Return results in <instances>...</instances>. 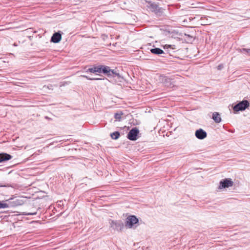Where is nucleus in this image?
<instances>
[{
	"mask_svg": "<svg viewBox=\"0 0 250 250\" xmlns=\"http://www.w3.org/2000/svg\"><path fill=\"white\" fill-rule=\"evenodd\" d=\"M138 219L135 216H129L126 219L125 226L126 228H132L135 224L138 223Z\"/></svg>",
	"mask_w": 250,
	"mask_h": 250,
	"instance_id": "20e7f679",
	"label": "nucleus"
},
{
	"mask_svg": "<svg viewBox=\"0 0 250 250\" xmlns=\"http://www.w3.org/2000/svg\"><path fill=\"white\" fill-rule=\"evenodd\" d=\"M170 47H171V45H166L165 46V48H170Z\"/></svg>",
	"mask_w": 250,
	"mask_h": 250,
	"instance_id": "412c9836",
	"label": "nucleus"
},
{
	"mask_svg": "<svg viewBox=\"0 0 250 250\" xmlns=\"http://www.w3.org/2000/svg\"><path fill=\"white\" fill-rule=\"evenodd\" d=\"M233 182L230 179H225L220 182L219 188L222 189L223 188H229L233 186Z\"/></svg>",
	"mask_w": 250,
	"mask_h": 250,
	"instance_id": "6e6552de",
	"label": "nucleus"
},
{
	"mask_svg": "<svg viewBox=\"0 0 250 250\" xmlns=\"http://www.w3.org/2000/svg\"><path fill=\"white\" fill-rule=\"evenodd\" d=\"M243 50L245 51H246L247 53L250 55V49H243Z\"/></svg>",
	"mask_w": 250,
	"mask_h": 250,
	"instance_id": "6ab92c4d",
	"label": "nucleus"
},
{
	"mask_svg": "<svg viewBox=\"0 0 250 250\" xmlns=\"http://www.w3.org/2000/svg\"><path fill=\"white\" fill-rule=\"evenodd\" d=\"M147 7L152 11L154 12L157 15L160 16L163 13V9L159 7L155 2H148Z\"/></svg>",
	"mask_w": 250,
	"mask_h": 250,
	"instance_id": "f03ea898",
	"label": "nucleus"
},
{
	"mask_svg": "<svg viewBox=\"0 0 250 250\" xmlns=\"http://www.w3.org/2000/svg\"><path fill=\"white\" fill-rule=\"evenodd\" d=\"M81 77H85V78H86L87 79H88V80H101V79H99V78H88L87 77L85 76H83V75H81Z\"/></svg>",
	"mask_w": 250,
	"mask_h": 250,
	"instance_id": "f3484780",
	"label": "nucleus"
},
{
	"mask_svg": "<svg viewBox=\"0 0 250 250\" xmlns=\"http://www.w3.org/2000/svg\"><path fill=\"white\" fill-rule=\"evenodd\" d=\"M191 7H198V6H197L196 4H195L194 3H192L191 4Z\"/></svg>",
	"mask_w": 250,
	"mask_h": 250,
	"instance_id": "aec40b11",
	"label": "nucleus"
},
{
	"mask_svg": "<svg viewBox=\"0 0 250 250\" xmlns=\"http://www.w3.org/2000/svg\"><path fill=\"white\" fill-rule=\"evenodd\" d=\"M62 39V35L58 32L54 33L51 37V42L54 43H58Z\"/></svg>",
	"mask_w": 250,
	"mask_h": 250,
	"instance_id": "9d476101",
	"label": "nucleus"
},
{
	"mask_svg": "<svg viewBox=\"0 0 250 250\" xmlns=\"http://www.w3.org/2000/svg\"><path fill=\"white\" fill-rule=\"evenodd\" d=\"M163 83L166 86H170L172 85L170 79L167 77H164L162 79Z\"/></svg>",
	"mask_w": 250,
	"mask_h": 250,
	"instance_id": "4468645a",
	"label": "nucleus"
},
{
	"mask_svg": "<svg viewBox=\"0 0 250 250\" xmlns=\"http://www.w3.org/2000/svg\"><path fill=\"white\" fill-rule=\"evenodd\" d=\"M10 204L4 203L3 201H0V208H8L10 206H17L21 205V201L16 199L12 202H10Z\"/></svg>",
	"mask_w": 250,
	"mask_h": 250,
	"instance_id": "423d86ee",
	"label": "nucleus"
},
{
	"mask_svg": "<svg viewBox=\"0 0 250 250\" xmlns=\"http://www.w3.org/2000/svg\"><path fill=\"white\" fill-rule=\"evenodd\" d=\"M212 119L216 123H219L221 121V118L220 114L216 112H215L212 114Z\"/></svg>",
	"mask_w": 250,
	"mask_h": 250,
	"instance_id": "f8f14e48",
	"label": "nucleus"
},
{
	"mask_svg": "<svg viewBox=\"0 0 250 250\" xmlns=\"http://www.w3.org/2000/svg\"><path fill=\"white\" fill-rule=\"evenodd\" d=\"M195 135L198 139L203 140L207 137V133L203 129L200 128L195 131Z\"/></svg>",
	"mask_w": 250,
	"mask_h": 250,
	"instance_id": "1a4fd4ad",
	"label": "nucleus"
},
{
	"mask_svg": "<svg viewBox=\"0 0 250 250\" xmlns=\"http://www.w3.org/2000/svg\"><path fill=\"white\" fill-rule=\"evenodd\" d=\"M12 156L7 153H0V163L10 160Z\"/></svg>",
	"mask_w": 250,
	"mask_h": 250,
	"instance_id": "9b49d317",
	"label": "nucleus"
},
{
	"mask_svg": "<svg viewBox=\"0 0 250 250\" xmlns=\"http://www.w3.org/2000/svg\"><path fill=\"white\" fill-rule=\"evenodd\" d=\"M37 214V212H28V213H27L26 214V215H36Z\"/></svg>",
	"mask_w": 250,
	"mask_h": 250,
	"instance_id": "a211bd4d",
	"label": "nucleus"
},
{
	"mask_svg": "<svg viewBox=\"0 0 250 250\" xmlns=\"http://www.w3.org/2000/svg\"><path fill=\"white\" fill-rule=\"evenodd\" d=\"M221 65H219L218 66V69H221Z\"/></svg>",
	"mask_w": 250,
	"mask_h": 250,
	"instance_id": "4be33fe9",
	"label": "nucleus"
},
{
	"mask_svg": "<svg viewBox=\"0 0 250 250\" xmlns=\"http://www.w3.org/2000/svg\"><path fill=\"white\" fill-rule=\"evenodd\" d=\"M123 115V113L122 112H121L119 113H115L114 115V117L116 119V120L118 121H120L122 119Z\"/></svg>",
	"mask_w": 250,
	"mask_h": 250,
	"instance_id": "dca6fc26",
	"label": "nucleus"
},
{
	"mask_svg": "<svg viewBox=\"0 0 250 250\" xmlns=\"http://www.w3.org/2000/svg\"><path fill=\"white\" fill-rule=\"evenodd\" d=\"M249 106V103L247 100H244L236 104L233 108L235 111H243Z\"/></svg>",
	"mask_w": 250,
	"mask_h": 250,
	"instance_id": "39448f33",
	"label": "nucleus"
},
{
	"mask_svg": "<svg viewBox=\"0 0 250 250\" xmlns=\"http://www.w3.org/2000/svg\"><path fill=\"white\" fill-rule=\"evenodd\" d=\"M110 227L115 230L121 231L124 229V224L122 220H109Z\"/></svg>",
	"mask_w": 250,
	"mask_h": 250,
	"instance_id": "7ed1b4c3",
	"label": "nucleus"
},
{
	"mask_svg": "<svg viewBox=\"0 0 250 250\" xmlns=\"http://www.w3.org/2000/svg\"><path fill=\"white\" fill-rule=\"evenodd\" d=\"M139 132V130L136 127L131 129L127 134V138L131 141L136 140Z\"/></svg>",
	"mask_w": 250,
	"mask_h": 250,
	"instance_id": "0eeeda50",
	"label": "nucleus"
},
{
	"mask_svg": "<svg viewBox=\"0 0 250 250\" xmlns=\"http://www.w3.org/2000/svg\"><path fill=\"white\" fill-rule=\"evenodd\" d=\"M0 187H2V186H0Z\"/></svg>",
	"mask_w": 250,
	"mask_h": 250,
	"instance_id": "5701e85b",
	"label": "nucleus"
},
{
	"mask_svg": "<svg viewBox=\"0 0 250 250\" xmlns=\"http://www.w3.org/2000/svg\"><path fill=\"white\" fill-rule=\"evenodd\" d=\"M110 137L113 140L118 139L120 136V133L118 131H115L113 133H110Z\"/></svg>",
	"mask_w": 250,
	"mask_h": 250,
	"instance_id": "2eb2a0df",
	"label": "nucleus"
},
{
	"mask_svg": "<svg viewBox=\"0 0 250 250\" xmlns=\"http://www.w3.org/2000/svg\"><path fill=\"white\" fill-rule=\"evenodd\" d=\"M150 52L155 55H160L162 54H165L163 50L159 48H155L150 49Z\"/></svg>",
	"mask_w": 250,
	"mask_h": 250,
	"instance_id": "ddd939ff",
	"label": "nucleus"
},
{
	"mask_svg": "<svg viewBox=\"0 0 250 250\" xmlns=\"http://www.w3.org/2000/svg\"><path fill=\"white\" fill-rule=\"evenodd\" d=\"M86 72L93 73H103L108 77L119 76V74L114 69H110V67L104 65H94L89 68Z\"/></svg>",
	"mask_w": 250,
	"mask_h": 250,
	"instance_id": "f257e3e1",
	"label": "nucleus"
}]
</instances>
